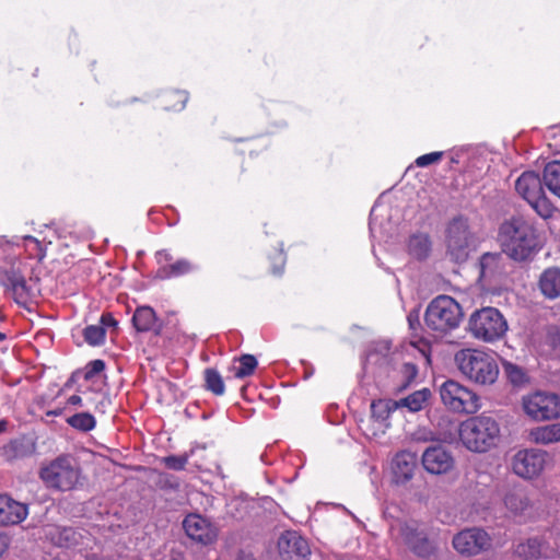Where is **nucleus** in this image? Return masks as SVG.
I'll use <instances>...</instances> for the list:
<instances>
[{
    "label": "nucleus",
    "instance_id": "obj_1",
    "mask_svg": "<svg viewBox=\"0 0 560 560\" xmlns=\"http://www.w3.org/2000/svg\"><path fill=\"white\" fill-rule=\"evenodd\" d=\"M499 240L503 253L515 261L529 260L540 249L536 228L521 217H513L501 224Z\"/></svg>",
    "mask_w": 560,
    "mask_h": 560
},
{
    "label": "nucleus",
    "instance_id": "obj_2",
    "mask_svg": "<svg viewBox=\"0 0 560 560\" xmlns=\"http://www.w3.org/2000/svg\"><path fill=\"white\" fill-rule=\"evenodd\" d=\"M458 435L467 450L483 453L497 445L500 425L494 418L480 415L463 421L458 428Z\"/></svg>",
    "mask_w": 560,
    "mask_h": 560
},
{
    "label": "nucleus",
    "instance_id": "obj_3",
    "mask_svg": "<svg viewBox=\"0 0 560 560\" xmlns=\"http://www.w3.org/2000/svg\"><path fill=\"white\" fill-rule=\"evenodd\" d=\"M38 477L47 489L66 492L81 485L82 471L72 456L62 454L43 463Z\"/></svg>",
    "mask_w": 560,
    "mask_h": 560
},
{
    "label": "nucleus",
    "instance_id": "obj_4",
    "mask_svg": "<svg viewBox=\"0 0 560 560\" xmlns=\"http://www.w3.org/2000/svg\"><path fill=\"white\" fill-rule=\"evenodd\" d=\"M459 303L450 295H439L427 306L424 323L435 337H444L459 327L463 319Z\"/></svg>",
    "mask_w": 560,
    "mask_h": 560
},
{
    "label": "nucleus",
    "instance_id": "obj_5",
    "mask_svg": "<svg viewBox=\"0 0 560 560\" xmlns=\"http://www.w3.org/2000/svg\"><path fill=\"white\" fill-rule=\"evenodd\" d=\"M455 364L469 381L479 385H491L499 376L495 359L478 349H462L455 353Z\"/></svg>",
    "mask_w": 560,
    "mask_h": 560
},
{
    "label": "nucleus",
    "instance_id": "obj_6",
    "mask_svg": "<svg viewBox=\"0 0 560 560\" xmlns=\"http://www.w3.org/2000/svg\"><path fill=\"white\" fill-rule=\"evenodd\" d=\"M390 536L404 544L413 555L430 558L436 552V544L416 521L397 522L390 525Z\"/></svg>",
    "mask_w": 560,
    "mask_h": 560
},
{
    "label": "nucleus",
    "instance_id": "obj_7",
    "mask_svg": "<svg viewBox=\"0 0 560 560\" xmlns=\"http://www.w3.org/2000/svg\"><path fill=\"white\" fill-rule=\"evenodd\" d=\"M544 177L533 171H526L515 180V190L528 202L534 211L542 219L552 217L555 207L544 190Z\"/></svg>",
    "mask_w": 560,
    "mask_h": 560
},
{
    "label": "nucleus",
    "instance_id": "obj_8",
    "mask_svg": "<svg viewBox=\"0 0 560 560\" xmlns=\"http://www.w3.org/2000/svg\"><path fill=\"white\" fill-rule=\"evenodd\" d=\"M471 335L486 342H492L504 336L508 324L503 315L494 307L475 311L469 318Z\"/></svg>",
    "mask_w": 560,
    "mask_h": 560
},
{
    "label": "nucleus",
    "instance_id": "obj_9",
    "mask_svg": "<svg viewBox=\"0 0 560 560\" xmlns=\"http://www.w3.org/2000/svg\"><path fill=\"white\" fill-rule=\"evenodd\" d=\"M440 397L448 410L457 413L472 415L481 407L479 396L454 380H447L440 386Z\"/></svg>",
    "mask_w": 560,
    "mask_h": 560
},
{
    "label": "nucleus",
    "instance_id": "obj_10",
    "mask_svg": "<svg viewBox=\"0 0 560 560\" xmlns=\"http://www.w3.org/2000/svg\"><path fill=\"white\" fill-rule=\"evenodd\" d=\"M524 412L536 421L560 417V397L549 392H535L523 396Z\"/></svg>",
    "mask_w": 560,
    "mask_h": 560
},
{
    "label": "nucleus",
    "instance_id": "obj_11",
    "mask_svg": "<svg viewBox=\"0 0 560 560\" xmlns=\"http://www.w3.org/2000/svg\"><path fill=\"white\" fill-rule=\"evenodd\" d=\"M472 243L468 220L462 215L454 218L446 229L447 254L457 262L467 259Z\"/></svg>",
    "mask_w": 560,
    "mask_h": 560
},
{
    "label": "nucleus",
    "instance_id": "obj_12",
    "mask_svg": "<svg viewBox=\"0 0 560 560\" xmlns=\"http://www.w3.org/2000/svg\"><path fill=\"white\" fill-rule=\"evenodd\" d=\"M549 454L537 448L517 451L511 459V468L515 475L524 479L538 477L548 463Z\"/></svg>",
    "mask_w": 560,
    "mask_h": 560
},
{
    "label": "nucleus",
    "instance_id": "obj_13",
    "mask_svg": "<svg viewBox=\"0 0 560 560\" xmlns=\"http://www.w3.org/2000/svg\"><path fill=\"white\" fill-rule=\"evenodd\" d=\"M454 549L464 556H476L490 549L492 539L489 534L478 527L467 528L453 537Z\"/></svg>",
    "mask_w": 560,
    "mask_h": 560
},
{
    "label": "nucleus",
    "instance_id": "obj_14",
    "mask_svg": "<svg viewBox=\"0 0 560 560\" xmlns=\"http://www.w3.org/2000/svg\"><path fill=\"white\" fill-rule=\"evenodd\" d=\"M421 464L424 470L431 475H445L454 468L455 459L448 450L436 444L423 451Z\"/></svg>",
    "mask_w": 560,
    "mask_h": 560
},
{
    "label": "nucleus",
    "instance_id": "obj_15",
    "mask_svg": "<svg viewBox=\"0 0 560 560\" xmlns=\"http://www.w3.org/2000/svg\"><path fill=\"white\" fill-rule=\"evenodd\" d=\"M278 549L282 560H304L311 553L307 541L292 530H288L279 537Z\"/></svg>",
    "mask_w": 560,
    "mask_h": 560
},
{
    "label": "nucleus",
    "instance_id": "obj_16",
    "mask_svg": "<svg viewBox=\"0 0 560 560\" xmlns=\"http://www.w3.org/2000/svg\"><path fill=\"white\" fill-rule=\"evenodd\" d=\"M4 275L14 300L20 304L26 303L31 296V288L25 279L22 262H13Z\"/></svg>",
    "mask_w": 560,
    "mask_h": 560
},
{
    "label": "nucleus",
    "instance_id": "obj_17",
    "mask_svg": "<svg viewBox=\"0 0 560 560\" xmlns=\"http://www.w3.org/2000/svg\"><path fill=\"white\" fill-rule=\"evenodd\" d=\"M183 527L188 537L203 545L210 544L215 534L210 524L198 514H189L183 522Z\"/></svg>",
    "mask_w": 560,
    "mask_h": 560
},
{
    "label": "nucleus",
    "instance_id": "obj_18",
    "mask_svg": "<svg viewBox=\"0 0 560 560\" xmlns=\"http://www.w3.org/2000/svg\"><path fill=\"white\" fill-rule=\"evenodd\" d=\"M27 514L25 504L0 494V526L19 524L26 518Z\"/></svg>",
    "mask_w": 560,
    "mask_h": 560
},
{
    "label": "nucleus",
    "instance_id": "obj_19",
    "mask_svg": "<svg viewBox=\"0 0 560 560\" xmlns=\"http://www.w3.org/2000/svg\"><path fill=\"white\" fill-rule=\"evenodd\" d=\"M132 323L139 332L153 331L155 335L162 332L163 325L150 306L137 307L132 316Z\"/></svg>",
    "mask_w": 560,
    "mask_h": 560
},
{
    "label": "nucleus",
    "instance_id": "obj_20",
    "mask_svg": "<svg viewBox=\"0 0 560 560\" xmlns=\"http://www.w3.org/2000/svg\"><path fill=\"white\" fill-rule=\"evenodd\" d=\"M538 289L548 300L560 298V268L549 267L538 278Z\"/></svg>",
    "mask_w": 560,
    "mask_h": 560
},
{
    "label": "nucleus",
    "instance_id": "obj_21",
    "mask_svg": "<svg viewBox=\"0 0 560 560\" xmlns=\"http://www.w3.org/2000/svg\"><path fill=\"white\" fill-rule=\"evenodd\" d=\"M417 455L409 451H401L396 454L393 460V469L395 475L402 479L409 480L413 476V471L417 467Z\"/></svg>",
    "mask_w": 560,
    "mask_h": 560
},
{
    "label": "nucleus",
    "instance_id": "obj_22",
    "mask_svg": "<svg viewBox=\"0 0 560 560\" xmlns=\"http://www.w3.org/2000/svg\"><path fill=\"white\" fill-rule=\"evenodd\" d=\"M198 269V265L187 258H179L173 264L158 268L156 275L160 279L178 278L189 275Z\"/></svg>",
    "mask_w": 560,
    "mask_h": 560
},
{
    "label": "nucleus",
    "instance_id": "obj_23",
    "mask_svg": "<svg viewBox=\"0 0 560 560\" xmlns=\"http://www.w3.org/2000/svg\"><path fill=\"white\" fill-rule=\"evenodd\" d=\"M504 505L511 513L522 515L532 506V503L524 489L513 488L505 494Z\"/></svg>",
    "mask_w": 560,
    "mask_h": 560
},
{
    "label": "nucleus",
    "instance_id": "obj_24",
    "mask_svg": "<svg viewBox=\"0 0 560 560\" xmlns=\"http://www.w3.org/2000/svg\"><path fill=\"white\" fill-rule=\"evenodd\" d=\"M529 440L536 444H551L560 442V423H551L534 428L529 431Z\"/></svg>",
    "mask_w": 560,
    "mask_h": 560
},
{
    "label": "nucleus",
    "instance_id": "obj_25",
    "mask_svg": "<svg viewBox=\"0 0 560 560\" xmlns=\"http://www.w3.org/2000/svg\"><path fill=\"white\" fill-rule=\"evenodd\" d=\"M431 398V390L429 388H422L416 390L405 398L397 400L398 408H407L411 412L422 410Z\"/></svg>",
    "mask_w": 560,
    "mask_h": 560
},
{
    "label": "nucleus",
    "instance_id": "obj_26",
    "mask_svg": "<svg viewBox=\"0 0 560 560\" xmlns=\"http://www.w3.org/2000/svg\"><path fill=\"white\" fill-rule=\"evenodd\" d=\"M545 186L557 197L560 198V162L548 163L544 170Z\"/></svg>",
    "mask_w": 560,
    "mask_h": 560
},
{
    "label": "nucleus",
    "instance_id": "obj_27",
    "mask_svg": "<svg viewBox=\"0 0 560 560\" xmlns=\"http://www.w3.org/2000/svg\"><path fill=\"white\" fill-rule=\"evenodd\" d=\"M397 409V400L378 399L371 404L372 417L381 423L385 422L389 418L390 413Z\"/></svg>",
    "mask_w": 560,
    "mask_h": 560
},
{
    "label": "nucleus",
    "instance_id": "obj_28",
    "mask_svg": "<svg viewBox=\"0 0 560 560\" xmlns=\"http://www.w3.org/2000/svg\"><path fill=\"white\" fill-rule=\"evenodd\" d=\"M409 253L417 259L425 258L431 249V243L428 235H412L408 243Z\"/></svg>",
    "mask_w": 560,
    "mask_h": 560
},
{
    "label": "nucleus",
    "instance_id": "obj_29",
    "mask_svg": "<svg viewBox=\"0 0 560 560\" xmlns=\"http://www.w3.org/2000/svg\"><path fill=\"white\" fill-rule=\"evenodd\" d=\"M205 388L217 396H221L225 392L222 376L214 369H206L203 372Z\"/></svg>",
    "mask_w": 560,
    "mask_h": 560
},
{
    "label": "nucleus",
    "instance_id": "obj_30",
    "mask_svg": "<svg viewBox=\"0 0 560 560\" xmlns=\"http://www.w3.org/2000/svg\"><path fill=\"white\" fill-rule=\"evenodd\" d=\"M67 423L75 430L89 432L96 425V420L89 412H79L67 418Z\"/></svg>",
    "mask_w": 560,
    "mask_h": 560
},
{
    "label": "nucleus",
    "instance_id": "obj_31",
    "mask_svg": "<svg viewBox=\"0 0 560 560\" xmlns=\"http://www.w3.org/2000/svg\"><path fill=\"white\" fill-rule=\"evenodd\" d=\"M516 552L526 560L538 559L541 556V544L536 538L527 539L525 542L518 544Z\"/></svg>",
    "mask_w": 560,
    "mask_h": 560
},
{
    "label": "nucleus",
    "instance_id": "obj_32",
    "mask_svg": "<svg viewBox=\"0 0 560 560\" xmlns=\"http://www.w3.org/2000/svg\"><path fill=\"white\" fill-rule=\"evenodd\" d=\"M240 365L234 368V376L237 378H244L254 374L258 362L252 354H243L238 358Z\"/></svg>",
    "mask_w": 560,
    "mask_h": 560
},
{
    "label": "nucleus",
    "instance_id": "obj_33",
    "mask_svg": "<svg viewBox=\"0 0 560 560\" xmlns=\"http://www.w3.org/2000/svg\"><path fill=\"white\" fill-rule=\"evenodd\" d=\"M188 95L184 91H173L164 95V103L167 109L180 110L185 107Z\"/></svg>",
    "mask_w": 560,
    "mask_h": 560
},
{
    "label": "nucleus",
    "instance_id": "obj_34",
    "mask_svg": "<svg viewBox=\"0 0 560 560\" xmlns=\"http://www.w3.org/2000/svg\"><path fill=\"white\" fill-rule=\"evenodd\" d=\"M106 330L100 325H89L83 330L84 340L91 346H100L105 340Z\"/></svg>",
    "mask_w": 560,
    "mask_h": 560
},
{
    "label": "nucleus",
    "instance_id": "obj_35",
    "mask_svg": "<svg viewBox=\"0 0 560 560\" xmlns=\"http://www.w3.org/2000/svg\"><path fill=\"white\" fill-rule=\"evenodd\" d=\"M503 370L509 381L514 385H522L527 381L525 371L512 362H504Z\"/></svg>",
    "mask_w": 560,
    "mask_h": 560
},
{
    "label": "nucleus",
    "instance_id": "obj_36",
    "mask_svg": "<svg viewBox=\"0 0 560 560\" xmlns=\"http://www.w3.org/2000/svg\"><path fill=\"white\" fill-rule=\"evenodd\" d=\"M162 463L167 467L168 469L173 470H183L185 469L187 463H188V456L187 455H171L162 458Z\"/></svg>",
    "mask_w": 560,
    "mask_h": 560
},
{
    "label": "nucleus",
    "instance_id": "obj_37",
    "mask_svg": "<svg viewBox=\"0 0 560 560\" xmlns=\"http://www.w3.org/2000/svg\"><path fill=\"white\" fill-rule=\"evenodd\" d=\"M105 369V362L103 360H93L89 362L84 369V378L86 381L92 380L95 375L103 372Z\"/></svg>",
    "mask_w": 560,
    "mask_h": 560
},
{
    "label": "nucleus",
    "instance_id": "obj_38",
    "mask_svg": "<svg viewBox=\"0 0 560 560\" xmlns=\"http://www.w3.org/2000/svg\"><path fill=\"white\" fill-rule=\"evenodd\" d=\"M443 156V152H431L420 155L416 160V165L419 167H427L431 164L438 163Z\"/></svg>",
    "mask_w": 560,
    "mask_h": 560
},
{
    "label": "nucleus",
    "instance_id": "obj_39",
    "mask_svg": "<svg viewBox=\"0 0 560 560\" xmlns=\"http://www.w3.org/2000/svg\"><path fill=\"white\" fill-rule=\"evenodd\" d=\"M272 260V272L275 275H281L285 264V256L282 249L277 250L275 255L271 257Z\"/></svg>",
    "mask_w": 560,
    "mask_h": 560
},
{
    "label": "nucleus",
    "instance_id": "obj_40",
    "mask_svg": "<svg viewBox=\"0 0 560 560\" xmlns=\"http://www.w3.org/2000/svg\"><path fill=\"white\" fill-rule=\"evenodd\" d=\"M401 372L407 380V382L404 386H407L409 383H411L416 378V376L418 374V369L413 363H405L401 368Z\"/></svg>",
    "mask_w": 560,
    "mask_h": 560
},
{
    "label": "nucleus",
    "instance_id": "obj_41",
    "mask_svg": "<svg viewBox=\"0 0 560 560\" xmlns=\"http://www.w3.org/2000/svg\"><path fill=\"white\" fill-rule=\"evenodd\" d=\"M156 261L159 264V268H163L167 264H173L175 260L173 259V256L167 250H159L155 255Z\"/></svg>",
    "mask_w": 560,
    "mask_h": 560
},
{
    "label": "nucleus",
    "instance_id": "obj_42",
    "mask_svg": "<svg viewBox=\"0 0 560 560\" xmlns=\"http://www.w3.org/2000/svg\"><path fill=\"white\" fill-rule=\"evenodd\" d=\"M499 258H500L499 254H490V253L485 254L481 257V261H480L482 275H485L486 269L489 268L492 264H494Z\"/></svg>",
    "mask_w": 560,
    "mask_h": 560
},
{
    "label": "nucleus",
    "instance_id": "obj_43",
    "mask_svg": "<svg viewBox=\"0 0 560 560\" xmlns=\"http://www.w3.org/2000/svg\"><path fill=\"white\" fill-rule=\"evenodd\" d=\"M11 545V536L5 532L0 530V558H2L9 550Z\"/></svg>",
    "mask_w": 560,
    "mask_h": 560
},
{
    "label": "nucleus",
    "instance_id": "obj_44",
    "mask_svg": "<svg viewBox=\"0 0 560 560\" xmlns=\"http://www.w3.org/2000/svg\"><path fill=\"white\" fill-rule=\"evenodd\" d=\"M118 325L117 320L113 317V315L110 313H104L102 314L101 316V319H100V326H103L104 329L106 328H116Z\"/></svg>",
    "mask_w": 560,
    "mask_h": 560
},
{
    "label": "nucleus",
    "instance_id": "obj_45",
    "mask_svg": "<svg viewBox=\"0 0 560 560\" xmlns=\"http://www.w3.org/2000/svg\"><path fill=\"white\" fill-rule=\"evenodd\" d=\"M552 347L560 353V328H553L549 334Z\"/></svg>",
    "mask_w": 560,
    "mask_h": 560
},
{
    "label": "nucleus",
    "instance_id": "obj_46",
    "mask_svg": "<svg viewBox=\"0 0 560 560\" xmlns=\"http://www.w3.org/2000/svg\"><path fill=\"white\" fill-rule=\"evenodd\" d=\"M68 404L72 406H82V398L79 395H72L68 399Z\"/></svg>",
    "mask_w": 560,
    "mask_h": 560
},
{
    "label": "nucleus",
    "instance_id": "obj_47",
    "mask_svg": "<svg viewBox=\"0 0 560 560\" xmlns=\"http://www.w3.org/2000/svg\"><path fill=\"white\" fill-rule=\"evenodd\" d=\"M236 560H255V559L250 555L240 552L236 557Z\"/></svg>",
    "mask_w": 560,
    "mask_h": 560
},
{
    "label": "nucleus",
    "instance_id": "obj_48",
    "mask_svg": "<svg viewBox=\"0 0 560 560\" xmlns=\"http://www.w3.org/2000/svg\"><path fill=\"white\" fill-rule=\"evenodd\" d=\"M7 428V422L5 421H0V432H3Z\"/></svg>",
    "mask_w": 560,
    "mask_h": 560
},
{
    "label": "nucleus",
    "instance_id": "obj_49",
    "mask_svg": "<svg viewBox=\"0 0 560 560\" xmlns=\"http://www.w3.org/2000/svg\"><path fill=\"white\" fill-rule=\"evenodd\" d=\"M168 486L173 489H177L179 487V483L177 481L168 482Z\"/></svg>",
    "mask_w": 560,
    "mask_h": 560
},
{
    "label": "nucleus",
    "instance_id": "obj_50",
    "mask_svg": "<svg viewBox=\"0 0 560 560\" xmlns=\"http://www.w3.org/2000/svg\"><path fill=\"white\" fill-rule=\"evenodd\" d=\"M421 353L427 359V361H429V355L427 354L425 349H421Z\"/></svg>",
    "mask_w": 560,
    "mask_h": 560
},
{
    "label": "nucleus",
    "instance_id": "obj_51",
    "mask_svg": "<svg viewBox=\"0 0 560 560\" xmlns=\"http://www.w3.org/2000/svg\"><path fill=\"white\" fill-rule=\"evenodd\" d=\"M5 339V335L3 332H0V342Z\"/></svg>",
    "mask_w": 560,
    "mask_h": 560
}]
</instances>
